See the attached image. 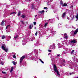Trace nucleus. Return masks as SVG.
<instances>
[{
	"mask_svg": "<svg viewBox=\"0 0 78 78\" xmlns=\"http://www.w3.org/2000/svg\"><path fill=\"white\" fill-rule=\"evenodd\" d=\"M76 61L77 62H78V59H76Z\"/></svg>",
	"mask_w": 78,
	"mask_h": 78,
	"instance_id": "c03bdc74",
	"label": "nucleus"
},
{
	"mask_svg": "<svg viewBox=\"0 0 78 78\" xmlns=\"http://www.w3.org/2000/svg\"><path fill=\"white\" fill-rule=\"evenodd\" d=\"M5 17V16H4V17Z\"/></svg>",
	"mask_w": 78,
	"mask_h": 78,
	"instance_id": "e2e57ef3",
	"label": "nucleus"
},
{
	"mask_svg": "<svg viewBox=\"0 0 78 78\" xmlns=\"http://www.w3.org/2000/svg\"><path fill=\"white\" fill-rule=\"evenodd\" d=\"M72 7H73V6H71V8H72Z\"/></svg>",
	"mask_w": 78,
	"mask_h": 78,
	"instance_id": "6e6d98bb",
	"label": "nucleus"
},
{
	"mask_svg": "<svg viewBox=\"0 0 78 78\" xmlns=\"http://www.w3.org/2000/svg\"><path fill=\"white\" fill-rule=\"evenodd\" d=\"M13 57L14 58H16V55H14L13 56Z\"/></svg>",
	"mask_w": 78,
	"mask_h": 78,
	"instance_id": "f704fd0d",
	"label": "nucleus"
},
{
	"mask_svg": "<svg viewBox=\"0 0 78 78\" xmlns=\"http://www.w3.org/2000/svg\"><path fill=\"white\" fill-rule=\"evenodd\" d=\"M5 37H6V36H4V35H3L2 36V39H5Z\"/></svg>",
	"mask_w": 78,
	"mask_h": 78,
	"instance_id": "ddd939ff",
	"label": "nucleus"
},
{
	"mask_svg": "<svg viewBox=\"0 0 78 78\" xmlns=\"http://www.w3.org/2000/svg\"><path fill=\"white\" fill-rule=\"evenodd\" d=\"M57 57H59V56H60V54H57Z\"/></svg>",
	"mask_w": 78,
	"mask_h": 78,
	"instance_id": "473e14b6",
	"label": "nucleus"
},
{
	"mask_svg": "<svg viewBox=\"0 0 78 78\" xmlns=\"http://www.w3.org/2000/svg\"><path fill=\"white\" fill-rule=\"evenodd\" d=\"M13 69H14V68L13 67H12V68H11V70H10V72H12V71L13 70Z\"/></svg>",
	"mask_w": 78,
	"mask_h": 78,
	"instance_id": "4be33fe9",
	"label": "nucleus"
},
{
	"mask_svg": "<svg viewBox=\"0 0 78 78\" xmlns=\"http://www.w3.org/2000/svg\"><path fill=\"white\" fill-rule=\"evenodd\" d=\"M45 11L44 10H43L42 11H39V13L40 14H42L43 13H44Z\"/></svg>",
	"mask_w": 78,
	"mask_h": 78,
	"instance_id": "9d476101",
	"label": "nucleus"
},
{
	"mask_svg": "<svg viewBox=\"0 0 78 78\" xmlns=\"http://www.w3.org/2000/svg\"><path fill=\"white\" fill-rule=\"evenodd\" d=\"M32 9H34V5L33 4H32Z\"/></svg>",
	"mask_w": 78,
	"mask_h": 78,
	"instance_id": "6ab92c4d",
	"label": "nucleus"
},
{
	"mask_svg": "<svg viewBox=\"0 0 78 78\" xmlns=\"http://www.w3.org/2000/svg\"><path fill=\"white\" fill-rule=\"evenodd\" d=\"M63 62H64V63H65L66 62L65 61V60H63Z\"/></svg>",
	"mask_w": 78,
	"mask_h": 78,
	"instance_id": "79ce46f5",
	"label": "nucleus"
},
{
	"mask_svg": "<svg viewBox=\"0 0 78 78\" xmlns=\"http://www.w3.org/2000/svg\"><path fill=\"white\" fill-rule=\"evenodd\" d=\"M62 65L63 66H65V64H62Z\"/></svg>",
	"mask_w": 78,
	"mask_h": 78,
	"instance_id": "a18cd8bd",
	"label": "nucleus"
},
{
	"mask_svg": "<svg viewBox=\"0 0 78 78\" xmlns=\"http://www.w3.org/2000/svg\"><path fill=\"white\" fill-rule=\"evenodd\" d=\"M2 48L3 49L5 52H7L8 51V49L6 47V46L5 45H3L2 46Z\"/></svg>",
	"mask_w": 78,
	"mask_h": 78,
	"instance_id": "7ed1b4c3",
	"label": "nucleus"
},
{
	"mask_svg": "<svg viewBox=\"0 0 78 78\" xmlns=\"http://www.w3.org/2000/svg\"><path fill=\"white\" fill-rule=\"evenodd\" d=\"M29 28H30V30H31V29H32L31 25H29Z\"/></svg>",
	"mask_w": 78,
	"mask_h": 78,
	"instance_id": "a878e982",
	"label": "nucleus"
},
{
	"mask_svg": "<svg viewBox=\"0 0 78 78\" xmlns=\"http://www.w3.org/2000/svg\"><path fill=\"white\" fill-rule=\"evenodd\" d=\"M62 53H63V54H66L67 53L66 51H64Z\"/></svg>",
	"mask_w": 78,
	"mask_h": 78,
	"instance_id": "7c9ffc66",
	"label": "nucleus"
},
{
	"mask_svg": "<svg viewBox=\"0 0 78 78\" xmlns=\"http://www.w3.org/2000/svg\"><path fill=\"white\" fill-rule=\"evenodd\" d=\"M76 18L77 20H76V21H77V20H78V14H77L76 16Z\"/></svg>",
	"mask_w": 78,
	"mask_h": 78,
	"instance_id": "dca6fc26",
	"label": "nucleus"
},
{
	"mask_svg": "<svg viewBox=\"0 0 78 78\" xmlns=\"http://www.w3.org/2000/svg\"><path fill=\"white\" fill-rule=\"evenodd\" d=\"M50 53H49V54H48V56H49V55H50Z\"/></svg>",
	"mask_w": 78,
	"mask_h": 78,
	"instance_id": "8fccbe9b",
	"label": "nucleus"
},
{
	"mask_svg": "<svg viewBox=\"0 0 78 78\" xmlns=\"http://www.w3.org/2000/svg\"><path fill=\"white\" fill-rule=\"evenodd\" d=\"M37 15H36L35 16V17H37Z\"/></svg>",
	"mask_w": 78,
	"mask_h": 78,
	"instance_id": "de8ad7c7",
	"label": "nucleus"
},
{
	"mask_svg": "<svg viewBox=\"0 0 78 78\" xmlns=\"http://www.w3.org/2000/svg\"><path fill=\"white\" fill-rule=\"evenodd\" d=\"M21 23L23 24V25H24V22H23V21H21Z\"/></svg>",
	"mask_w": 78,
	"mask_h": 78,
	"instance_id": "c85d7f7f",
	"label": "nucleus"
},
{
	"mask_svg": "<svg viewBox=\"0 0 78 78\" xmlns=\"http://www.w3.org/2000/svg\"><path fill=\"white\" fill-rule=\"evenodd\" d=\"M34 29H35L36 30V27H35L34 28Z\"/></svg>",
	"mask_w": 78,
	"mask_h": 78,
	"instance_id": "603ef678",
	"label": "nucleus"
},
{
	"mask_svg": "<svg viewBox=\"0 0 78 78\" xmlns=\"http://www.w3.org/2000/svg\"><path fill=\"white\" fill-rule=\"evenodd\" d=\"M67 19H68V20H69V17H67Z\"/></svg>",
	"mask_w": 78,
	"mask_h": 78,
	"instance_id": "49530a36",
	"label": "nucleus"
},
{
	"mask_svg": "<svg viewBox=\"0 0 78 78\" xmlns=\"http://www.w3.org/2000/svg\"><path fill=\"white\" fill-rule=\"evenodd\" d=\"M9 26H10L9 25H8L7 26H6V28H5L6 31V32H7V33H8V29H9Z\"/></svg>",
	"mask_w": 78,
	"mask_h": 78,
	"instance_id": "1a4fd4ad",
	"label": "nucleus"
},
{
	"mask_svg": "<svg viewBox=\"0 0 78 78\" xmlns=\"http://www.w3.org/2000/svg\"><path fill=\"white\" fill-rule=\"evenodd\" d=\"M71 69H72V68H71Z\"/></svg>",
	"mask_w": 78,
	"mask_h": 78,
	"instance_id": "338daca9",
	"label": "nucleus"
},
{
	"mask_svg": "<svg viewBox=\"0 0 78 78\" xmlns=\"http://www.w3.org/2000/svg\"><path fill=\"white\" fill-rule=\"evenodd\" d=\"M20 12H19L18 13V16H20Z\"/></svg>",
	"mask_w": 78,
	"mask_h": 78,
	"instance_id": "b1692460",
	"label": "nucleus"
},
{
	"mask_svg": "<svg viewBox=\"0 0 78 78\" xmlns=\"http://www.w3.org/2000/svg\"><path fill=\"white\" fill-rule=\"evenodd\" d=\"M78 29H77L75 31H74L72 30L71 33H70V34H71V35H73V36H75V35L76 34L78 33Z\"/></svg>",
	"mask_w": 78,
	"mask_h": 78,
	"instance_id": "f03ea898",
	"label": "nucleus"
},
{
	"mask_svg": "<svg viewBox=\"0 0 78 78\" xmlns=\"http://www.w3.org/2000/svg\"><path fill=\"white\" fill-rule=\"evenodd\" d=\"M48 20H50V19H49Z\"/></svg>",
	"mask_w": 78,
	"mask_h": 78,
	"instance_id": "bf43d9fd",
	"label": "nucleus"
},
{
	"mask_svg": "<svg viewBox=\"0 0 78 78\" xmlns=\"http://www.w3.org/2000/svg\"><path fill=\"white\" fill-rule=\"evenodd\" d=\"M47 7H44V9H47Z\"/></svg>",
	"mask_w": 78,
	"mask_h": 78,
	"instance_id": "a19ab883",
	"label": "nucleus"
},
{
	"mask_svg": "<svg viewBox=\"0 0 78 78\" xmlns=\"http://www.w3.org/2000/svg\"><path fill=\"white\" fill-rule=\"evenodd\" d=\"M60 4H61V5H62H62H63L62 1H60Z\"/></svg>",
	"mask_w": 78,
	"mask_h": 78,
	"instance_id": "5701e85b",
	"label": "nucleus"
},
{
	"mask_svg": "<svg viewBox=\"0 0 78 78\" xmlns=\"http://www.w3.org/2000/svg\"><path fill=\"white\" fill-rule=\"evenodd\" d=\"M46 12H47V11H46Z\"/></svg>",
	"mask_w": 78,
	"mask_h": 78,
	"instance_id": "69168bd1",
	"label": "nucleus"
},
{
	"mask_svg": "<svg viewBox=\"0 0 78 78\" xmlns=\"http://www.w3.org/2000/svg\"><path fill=\"white\" fill-rule=\"evenodd\" d=\"M66 27L68 28H69V25H66Z\"/></svg>",
	"mask_w": 78,
	"mask_h": 78,
	"instance_id": "c756f323",
	"label": "nucleus"
},
{
	"mask_svg": "<svg viewBox=\"0 0 78 78\" xmlns=\"http://www.w3.org/2000/svg\"><path fill=\"white\" fill-rule=\"evenodd\" d=\"M41 27H43V25H41Z\"/></svg>",
	"mask_w": 78,
	"mask_h": 78,
	"instance_id": "864d4df0",
	"label": "nucleus"
},
{
	"mask_svg": "<svg viewBox=\"0 0 78 78\" xmlns=\"http://www.w3.org/2000/svg\"><path fill=\"white\" fill-rule=\"evenodd\" d=\"M37 32L35 33V36H37Z\"/></svg>",
	"mask_w": 78,
	"mask_h": 78,
	"instance_id": "c9c22d12",
	"label": "nucleus"
},
{
	"mask_svg": "<svg viewBox=\"0 0 78 78\" xmlns=\"http://www.w3.org/2000/svg\"><path fill=\"white\" fill-rule=\"evenodd\" d=\"M55 44H53V46H55Z\"/></svg>",
	"mask_w": 78,
	"mask_h": 78,
	"instance_id": "3c124183",
	"label": "nucleus"
},
{
	"mask_svg": "<svg viewBox=\"0 0 78 78\" xmlns=\"http://www.w3.org/2000/svg\"><path fill=\"white\" fill-rule=\"evenodd\" d=\"M51 33H52V34H55V32L53 31H52L53 30V28H52L51 29Z\"/></svg>",
	"mask_w": 78,
	"mask_h": 78,
	"instance_id": "9b49d317",
	"label": "nucleus"
},
{
	"mask_svg": "<svg viewBox=\"0 0 78 78\" xmlns=\"http://www.w3.org/2000/svg\"><path fill=\"white\" fill-rule=\"evenodd\" d=\"M2 73L3 74H5L6 73L5 72H3V71H2Z\"/></svg>",
	"mask_w": 78,
	"mask_h": 78,
	"instance_id": "58836bf2",
	"label": "nucleus"
},
{
	"mask_svg": "<svg viewBox=\"0 0 78 78\" xmlns=\"http://www.w3.org/2000/svg\"><path fill=\"white\" fill-rule=\"evenodd\" d=\"M22 41L23 42H24V41Z\"/></svg>",
	"mask_w": 78,
	"mask_h": 78,
	"instance_id": "052dcab7",
	"label": "nucleus"
},
{
	"mask_svg": "<svg viewBox=\"0 0 78 78\" xmlns=\"http://www.w3.org/2000/svg\"><path fill=\"white\" fill-rule=\"evenodd\" d=\"M3 60L2 59H0V64L2 65H3L5 63L4 62H3Z\"/></svg>",
	"mask_w": 78,
	"mask_h": 78,
	"instance_id": "0eeeda50",
	"label": "nucleus"
},
{
	"mask_svg": "<svg viewBox=\"0 0 78 78\" xmlns=\"http://www.w3.org/2000/svg\"><path fill=\"white\" fill-rule=\"evenodd\" d=\"M75 51L74 50H73L71 52V54L72 55H73L74 54V53H73V52H74V51Z\"/></svg>",
	"mask_w": 78,
	"mask_h": 78,
	"instance_id": "f8f14e48",
	"label": "nucleus"
},
{
	"mask_svg": "<svg viewBox=\"0 0 78 78\" xmlns=\"http://www.w3.org/2000/svg\"><path fill=\"white\" fill-rule=\"evenodd\" d=\"M30 60H31V59H30Z\"/></svg>",
	"mask_w": 78,
	"mask_h": 78,
	"instance_id": "774afa93",
	"label": "nucleus"
},
{
	"mask_svg": "<svg viewBox=\"0 0 78 78\" xmlns=\"http://www.w3.org/2000/svg\"><path fill=\"white\" fill-rule=\"evenodd\" d=\"M18 37V36L16 35V36H14V38L15 39H16V38H17Z\"/></svg>",
	"mask_w": 78,
	"mask_h": 78,
	"instance_id": "bb28decb",
	"label": "nucleus"
},
{
	"mask_svg": "<svg viewBox=\"0 0 78 78\" xmlns=\"http://www.w3.org/2000/svg\"><path fill=\"white\" fill-rule=\"evenodd\" d=\"M67 5L66 4L64 3V4L62 5V6H67Z\"/></svg>",
	"mask_w": 78,
	"mask_h": 78,
	"instance_id": "2eb2a0df",
	"label": "nucleus"
},
{
	"mask_svg": "<svg viewBox=\"0 0 78 78\" xmlns=\"http://www.w3.org/2000/svg\"><path fill=\"white\" fill-rule=\"evenodd\" d=\"M26 2H27V1H31V0H25Z\"/></svg>",
	"mask_w": 78,
	"mask_h": 78,
	"instance_id": "ea45409f",
	"label": "nucleus"
},
{
	"mask_svg": "<svg viewBox=\"0 0 78 78\" xmlns=\"http://www.w3.org/2000/svg\"><path fill=\"white\" fill-rule=\"evenodd\" d=\"M48 51L49 52H51V51L50 50H48Z\"/></svg>",
	"mask_w": 78,
	"mask_h": 78,
	"instance_id": "37998d69",
	"label": "nucleus"
},
{
	"mask_svg": "<svg viewBox=\"0 0 78 78\" xmlns=\"http://www.w3.org/2000/svg\"><path fill=\"white\" fill-rule=\"evenodd\" d=\"M3 23H4V22L2 21V22L1 23V25H3Z\"/></svg>",
	"mask_w": 78,
	"mask_h": 78,
	"instance_id": "2f4dec72",
	"label": "nucleus"
},
{
	"mask_svg": "<svg viewBox=\"0 0 78 78\" xmlns=\"http://www.w3.org/2000/svg\"><path fill=\"white\" fill-rule=\"evenodd\" d=\"M25 15H23L21 16V17L22 18H25Z\"/></svg>",
	"mask_w": 78,
	"mask_h": 78,
	"instance_id": "aec40b11",
	"label": "nucleus"
},
{
	"mask_svg": "<svg viewBox=\"0 0 78 78\" xmlns=\"http://www.w3.org/2000/svg\"><path fill=\"white\" fill-rule=\"evenodd\" d=\"M62 42H64V41H62Z\"/></svg>",
	"mask_w": 78,
	"mask_h": 78,
	"instance_id": "13d9d810",
	"label": "nucleus"
},
{
	"mask_svg": "<svg viewBox=\"0 0 78 78\" xmlns=\"http://www.w3.org/2000/svg\"><path fill=\"white\" fill-rule=\"evenodd\" d=\"M23 45H26V43H23Z\"/></svg>",
	"mask_w": 78,
	"mask_h": 78,
	"instance_id": "72a5a7b5",
	"label": "nucleus"
},
{
	"mask_svg": "<svg viewBox=\"0 0 78 78\" xmlns=\"http://www.w3.org/2000/svg\"><path fill=\"white\" fill-rule=\"evenodd\" d=\"M76 78H78V77H77Z\"/></svg>",
	"mask_w": 78,
	"mask_h": 78,
	"instance_id": "680f3d73",
	"label": "nucleus"
},
{
	"mask_svg": "<svg viewBox=\"0 0 78 78\" xmlns=\"http://www.w3.org/2000/svg\"><path fill=\"white\" fill-rule=\"evenodd\" d=\"M64 38L66 39H68V36H67V34H65L64 35Z\"/></svg>",
	"mask_w": 78,
	"mask_h": 78,
	"instance_id": "39448f33",
	"label": "nucleus"
},
{
	"mask_svg": "<svg viewBox=\"0 0 78 78\" xmlns=\"http://www.w3.org/2000/svg\"><path fill=\"white\" fill-rule=\"evenodd\" d=\"M72 28H73L75 29V28H74V27L73 26H72Z\"/></svg>",
	"mask_w": 78,
	"mask_h": 78,
	"instance_id": "09e8293b",
	"label": "nucleus"
},
{
	"mask_svg": "<svg viewBox=\"0 0 78 78\" xmlns=\"http://www.w3.org/2000/svg\"><path fill=\"white\" fill-rule=\"evenodd\" d=\"M9 38H11V37H10V36L9 37Z\"/></svg>",
	"mask_w": 78,
	"mask_h": 78,
	"instance_id": "4d7b16f0",
	"label": "nucleus"
},
{
	"mask_svg": "<svg viewBox=\"0 0 78 78\" xmlns=\"http://www.w3.org/2000/svg\"><path fill=\"white\" fill-rule=\"evenodd\" d=\"M74 74V73H70V75H72V74Z\"/></svg>",
	"mask_w": 78,
	"mask_h": 78,
	"instance_id": "e433bc0d",
	"label": "nucleus"
},
{
	"mask_svg": "<svg viewBox=\"0 0 78 78\" xmlns=\"http://www.w3.org/2000/svg\"><path fill=\"white\" fill-rule=\"evenodd\" d=\"M25 58V56L24 55L22 56L21 58L20 59V64H22V61H23V59H24Z\"/></svg>",
	"mask_w": 78,
	"mask_h": 78,
	"instance_id": "20e7f679",
	"label": "nucleus"
},
{
	"mask_svg": "<svg viewBox=\"0 0 78 78\" xmlns=\"http://www.w3.org/2000/svg\"><path fill=\"white\" fill-rule=\"evenodd\" d=\"M48 24V23H46L44 25V27H47V25Z\"/></svg>",
	"mask_w": 78,
	"mask_h": 78,
	"instance_id": "412c9836",
	"label": "nucleus"
},
{
	"mask_svg": "<svg viewBox=\"0 0 78 78\" xmlns=\"http://www.w3.org/2000/svg\"><path fill=\"white\" fill-rule=\"evenodd\" d=\"M12 63H13L14 65L15 66L16 65V62L14 61H13L12 62Z\"/></svg>",
	"mask_w": 78,
	"mask_h": 78,
	"instance_id": "393cba45",
	"label": "nucleus"
},
{
	"mask_svg": "<svg viewBox=\"0 0 78 78\" xmlns=\"http://www.w3.org/2000/svg\"><path fill=\"white\" fill-rule=\"evenodd\" d=\"M52 1H53V0H51V2H52Z\"/></svg>",
	"mask_w": 78,
	"mask_h": 78,
	"instance_id": "5fc2aeb1",
	"label": "nucleus"
},
{
	"mask_svg": "<svg viewBox=\"0 0 78 78\" xmlns=\"http://www.w3.org/2000/svg\"><path fill=\"white\" fill-rule=\"evenodd\" d=\"M70 42L71 44H73V43H75L76 42V41L75 40H72Z\"/></svg>",
	"mask_w": 78,
	"mask_h": 78,
	"instance_id": "6e6552de",
	"label": "nucleus"
},
{
	"mask_svg": "<svg viewBox=\"0 0 78 78\" xmlns=\"http://www.w3.org/2000/svg\"><path fill=\"white\" fill-rule=\"evenodd\" d=\"M39 60H40V61H41V62H42V64L44 63V61H43L41 59H39Z\"/></svg>",
	"mask_w": 78,
	"mask_h": 78,
	"instance_id": "f3484780",
	"label": "nucleus"
},
{
	"mask_svg": "<svg viewBox=\"0 0 78 78\" xmlns=\"http://www.w3.org/2000/svg\"><path fill=\"white\" fill-rule=\"evenodd\" d=\"M47 4H48V5L49 6V5H50V4H51V2H48L47 3Z\"/></svg>",
	"mask_w": 78,
	"mask_h": 78,
	"instance_id": "cd10ccee",
	"label": "nucleus"
},
{
	"mask_svg": "<svg viewBox=\"0 0 78 78\" xmlns=\"http://www.w3.org/2000/svg\"><path fill=\"white\" fill-rule=\"evenodd\" d=\"M39 50H40V51H41V50L40 49Z\"/></svg>",
	"mask_w": 78,
	"mask_h": 78,
	"instance_id": "0e129e2a",
	"label": "nucleus"
},
{
	"mask_svg": "<svg viewBox=\"0 0 78 78\" xmlns=\"http://www.w3.org/2000/svg\"><path fill=\"white\" fill-rule=\"evenodd\" d=\"M66 12H64L62 14V17L63 19H64V17H65V16H66Z\"/></svg>",
	"mask_w": 78,
	"mask_h": 78,
	"instance_id": "423d86ee",
	"label": "nucleus"
},
{
	"mask_svg": "<svg viewBox=\"0 0 78 78\" xmlns=\"http://www.w3.org/2000/svg\"><path fill=\"white\" fill-rule=\"evenodd\" d=\"M54 71L55 72V73H56L57 74V76H58V77H59L61 75L60 74H59V73L57 69V68L56 67V66L55 64H54Z\"/></svg>",
	"mask_w": 78,
	"mask_h": 78,
	"instance_id": "f257e3e1",
	"label": "nucleus"
},
{
	"mask_svg": "<svg viewBox=\"0 0 78 78\" xmlns=\"http://www.w3.org/2000/svg\"><path fill=\"white\" fill-rule=\"evenodd\" d=\"M16 14V13L15 12H12V13H11L10 14L11 15V14Z\"/></svg>",
	"mask_w": 78,
	"mask_h": 78,
	"instance_id": "a211bd4d",
	"label": "nucleus"
},
{
	"mask_svg": "<svg viewBox=\"0 0 78 78\" xmlns=\"http://www.w3.org/2000/svg\"><path fill=\"white\" fill-rule=\"evenodd\" d=\"M34 25H36V22H34Z\"/></svg>",
	"mask_w": 78,
	"mask_h": 78,
	"instance_id": "4c0bfd02",
	"label": "nucleus"
},
{
	"mask_svg": "<svg viewBox=\"0 0 78 78\" xmlns=\"http://www.w3.org/2000/svg\"><path fill=\"white\" fill-rule=\"evenodd\" d=\"M58 28H61V24L60 23L58 24Z\"/></svg>",
	"mask_w": 78,
	"mask_h": 78,
	"instance_id": "4468645a",
	"label": "nucleus"
}]
</instances>
